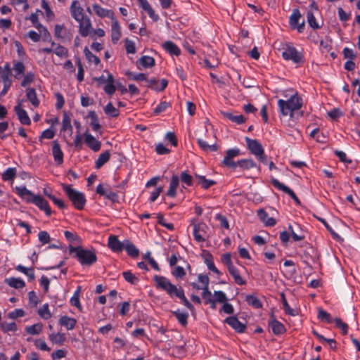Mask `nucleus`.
<instances>
[{
	"label": "nucleus",
	"instance_id": "43",
	"mask_svg": "<svg viewBox=\"0 0 360 360\" xmlns=\"http://www.w3.org/2000/svg\"><path fill=\"white\" fill-rule=\"evenodd\" d=\"M36 27L39 30L40 37H41L42 40L46 42H51V36L48 30L41 24L36 25Z\"/></svg>",
	"mask_w": 360,
	"mask_h": 360
},
{
	"label": "nucleus",
	"instance_id": "64",
	"mask_svg": "<svg viewBox=\"0 0 360 360\" xmlns=\"http://www.w3.org/2000/svg\"><path fill=\"white\" fill-rule=\"evenodd\" d=\"M64 235L65 238L71 243L81 241L80 237L76 233L65 231Z\"/></svg>",
	"mask_w": 360,
	"mask_h": 360
},
{
	"label": "nucleus",
	"instance_id": "49",
	"mask_svg": "<svg viewBox=\"0 0 360 360\" xmlns=\"http://www.w3.org/2000/svg\"><path fill=\"white\" fill-rule=\"evenodd\" d=\"M84 53L85 55L86 60L89 63H94L96 65H97L100 63L101 60H100L98 56H95L94 54H93L89 51V49H88L87 46L84 47Z\"/></svg>",
	"mask_w": 360,
	"mask_h": 360
},
{
	"label": "nucleus",
	"instance_id": "3",
	"mask_svg": "<svg viewBox=\"0 0 360 360\" xmlns=\"http://www.w3.org/2000/svg\"><path fill=\"white\" fill-rule=\"evenodd\" d=\"M70 254L75 253L73 256L82 266H91L97 262V256L94 250L84 249L81 246H68Z\"/></svg>",
	"mask_w": 360,
	"mask_h": 360
},
{
	"label": "nucleus",
	"instance_id": "24",
	"mask_svg": "<svg viewBox=\"0 0 360 360\" xmlns=\"http://www.w3.org/2000/svg\"><path fill=\"white\" fill-rule=\"evenodd\" d=\"M70 11L72 17L75 20H78V17H81L84 15V9L80 6L79 2L77 0H74L70 7Z\"/></svg>",
	"mask_w": 360,
	"mask_h": 360
},
{
	"label": "nucleus",
	"instance_id": "30",
	"mask_svg": "<svg viewBox=\"0 0 360 360\" xmlns=\"http://www.w3.org/2000/svg\"><path fill=\"white\" fill-rule=\"evenodd\" d=\"M296 226L297 227V230L295 231L291 224H289V226H288V229L290 232V234H291V236H292L293 240L300 241V240H304L305 238V235H304L303 231L302 230L300 225L296 224Z\"/></svg>",
	"mask_w": 360,
	"mask_h": 360
},
{
	"label": "nucleus",
	"instance_id": "59",
	"mask_svg": "<svg viewBox=\"0 0 360 360\" xmlns=\"http://www.w3.org/2000/svg\"><path fill=\"white\" fill-rule=\"evenodd\" d=\"M307 22L309 26L314 30L319 29L320 26L316 22L315 16L311 11H308L307 14Z\"/></svg>",
	"mask_w": 360,
	"mask_h": 360
},
{
	"label": "nucleus",
	"instance_id": "46",
	"mask_svg": "<svg viewBox=\"0 0 360 360\" xmlns=\"http://www.w3.org/2000/svg\"><path fill=\"white\" fill-rule=\"evenodd\" d=\"M245 300L249 305L253 307L255 309H260L262 307V302L254 295H248L246 296Z\"/></svg>",
	"mask_w": 360,
	"mask_h": 360
},
{
	"label": "nucleus",
	"instance_id": "8",
	"mask_svg": "<svg viewBox=\"0 0 360 360\" xmlns=\"http://www.w3.org/2000/svg\"><path fill=\"white\" fill-rule=\"evenodd\" d=\"M302 18V15L299 11V9H293L292 14L289 18V24L292 29H297L300 33H302L304 29L305 22L303 20L301 23H300V20Z\"/></svg>",
	"mask_w": 360,
	"mask_h": 360
},
{
	"label": "nucleus",
	"instance_id": "11",
	"mask_svg": "<svg viewBox=\"0 0 360 360\" xmlns=\"http://www.w3.org/2000/svg\"><path fill=\"white\" fill-rule=\"evenodd\" d=\"M224 323L229 325L238 333H244L246 329V325L240 322L236 316H229L224 320Z\"/></svg>",
	"mask_w": 360,
	"mask_h": 360
},
{
	"label": "nucleus",
	"instance_id": "13",
	"mask_svg": "<svg viewBox=\"0 0 360 360\" xmlns=\"http://www.w3.org/2000/svg\"><path fill=\"white\" fill-rule=\"evenodd\" d=\"M52 155L56 165H60L63 164L64 154L57 140L52 142Z\"/></svg>",
	"mask_w": 360,
	"mask_h": 360
},
{
	"label": "nucleus",
	"instance_id": "48",
	"mask_svg": "<svg viewBox=\"0 0 360 360\" xmlns=\"http://www.w3.org/2000/svg\"><path fill=\"white\" fill-rule=\"evenodd\" d=\"M62 131H67L68 130L70 131V134L71 135L72 134V127L71 125V120L70 117L68 115L66 112H64L63 121H62Z\"/></svg>",
	"mask_w": 360,
	"mask_h": 360
},
{
	"label": "nucleus",
	"instance_id": "39",
	"mask_svg": "<svg viewBox=\"0 0 360 360\" xmlns=\"http://www.w3.org/2000/svg\"><path fill=\"white\" fill-rule=\"evenodd\" d=\"M172 314L176 318L178 322L183 326H186L188 324V319L189 314L188 312H181L179 309L172 311Z\"/></svg>",
	"mask_w": 360,
	"mask_h": 360
},
{
	"label": "nucleus",
	"instance_id": "41",
	"mask_svg": "<svg viewBox=\"0 0 360 360\" xmlns=\"http://www.w3.org/2000/svg\"><path fill=\"white\" fill-rule=\"evenodd\" d=\"M198 143L199 146L205 152L217 151L219 148V146L216 143L210 145L202 139H198Z\"/></svg>",
	"mask_w": 360,
	"mask_h": 360
},
{
	"label": "nucleus",
	"instance_id": "40",
	"mask_svg": "<svg viewBox=\"0 0 360 360\" xmlns=\"http://www.w3.org/2000/svg\"><path fill=\"white\" fill-rule=\"evenodd\" d=\"M16 270L24 274L28 277L29 281H32L35 278L34 271L33 268H27L24 266L19 264L16 266Z\"/></svg>",
	"mask_w": 360,
	"mask_h": 360
},
{
	"label": "nucleus",
	"instance_id": "35",
	"mask_svg": "<svg viewBox=\"0 0 360 360\" xmlns=\"http://www.w3.org/2000/svg\"><path fill=\"white\" fill-rule=\"evenodd\" d=\"M110 158V153L108 150H105L101 153L98 159L95 162V167L99 169L103 167Z\"/></svg>",
	"mask_w": 360,
	"mask_h": 360
},
{
	"label": "nucleus",
	"instance_id": "50",
	"mask_svg": "<svg viewBox=\"0 0 360 360\" xmlns=\"http://www.w3.org/2000/svg\"><path fill=\"white\" fill-rule=\"evenodd\" d=\"M104 112L107 115L112 117H117L120 115L119 110L115 108L110 102L105 105Z\"/></svg>",
	"mask_w": 360,
	"mask_h": 360
},
{
	"label": "nucleus",
	"instance_id": "26",
	"mask_svg": "<svg viewBox=\"0 0 360 360\" xmlns=\"http://www.w3.org/2000/svg\"><path fill=\"white\" fill-rule=\"evenodd\" d=\"M54 35L57 39H68L69 41L71 40V35L68 30L61 25H56L54 27Z\"/></svg>",
	"mask_w": 360,
	"mask_h": 360
},
{
	"label": "nucleus",
	"instance_id": "19",
	"mask_svg": "<svg viewBox=\"0 0 360 360\" xmlns=\"http://www.w3.org/2000/svg\"><path fill=\"white\" fill-rule=\"evenodd\" d=\"M204 262L206 264L209 270L213 271L217 275H221V273L219 271V269L215 266L212 255L207 250H204L202 255Z\"/></svg>",
	"mask_w": 360,
	"mask_h": 360
},
{
	"label": "nucleus",
	"instance_id": "57",
	"mask_svg": "<svg viewBox=\"0 0 360 360\" xmlns=\"http://www.w3.org/2000/svg\"><path fill=\"white\" fill-rule=\"evenodd\" d=\"M38 314L45 320L50 319L51 317V314L49 309V304L47 303L44 304L40 309H39Z\"/></svg>",
	"mask_w": 360,
	"mask_h": 360
},
{
	"label": "nucleus",
	"instance_id": "14",
	"mask_svg": "<svg viewBox=\"0 0 360 360\" xmlns=\"http://www.w3.org/2000/svg\"><path fill=\"white\" fill-rule=\"evenodd\" d=\"M269 326L271 328L273 333L276 335L283 334L286 330L285 326L276 320L274 315H272L269 320Z\"/></svg>",
	"mask_w": 360,
	"mask_h": 360
},
{
	"label": "nucleus",
	"instance_id": "9",
	"mask_svg": "<svg viewBox=\"0 0 360 360\" xmlns=\"http://www.w3.org/2000/svg\"><path fill=\"white\" fill-rule=\"evenodd\" d=\"M245 141L247 143V148L252 154H253L256 157L258 156L259 155L263 154L264 150L263 148V146L258 140L252 139L249 137H246Z\"/></svg>",
	"mask_w": 360,
	"mask_h": 360
},
{
	"label": "nucleus",
	"instance_id": "15",
	"mask_svg": "<svg viewBox=\"0 0 360 360\" xmlns=\"http://www.w3.org/2000/svg\"><path fill=\"white\" fill-rule=\"evenodd\" d=\"M84 136V142L90 149L95 152L100 150L101 147V143L100 141L97 140L94 136L88 132H85Z\"/></svg>",
	"mask_w": 360,
	"mask_h": 360
},
{
	"label": "nucleus",
	"instance_id": "1",
	"mask_svg": "<svg viewBox=\"0 0 360 360\" xmlns=\"http://www.w3.org/2000/svg\"><path fill=\"white\" fill-rule=\"evenodd\" d=\"M153 281L158 289L165 291L172 299L174 297L179 298L186 308L191 311H194L195 308L193 305L186 298L184 290L181 286L177 287L172 284L168 278L162 276L155 275L153 276Z\"/></svg>",
	"mask_w": 360,
	"mask_h": 360
},
{
	"label": "nucleus",
	"instance_id": "28",
	"mask_svg": "<svg viewBox=\"0 0 360 360\" xmlns=\"http://www.w3.org/2000/svg\"><path fill=\"white\" fill-rule=\"evenodd\" d=\"M155 59L151 56H143L141 57L139 60L136 62V66L138 69H141L139 65H141L144 68H152L155 65Z\"/></svg>",
	"mask_w": 360,
	"mask_h": 360
},
{
	"label": "nucleus",
	"instance_id": "44",
	"mask_svg": "<svg viewBox=\"0 0 360 360\" xmlns=\"http://www.w3.org/2000/svg\"><path fill=\"white\" fill-rule=\"evenodd\" d=\"M43 328V324L41 323H37L32 326H27L25 331L30 335H39Z\"/></svg>",
	"mask_w": 360,
	"mask_h": 360
},
{
	"label": "nucleus",
	"instance_id": "52",
	"mask_svg": "<svg viewBox=\"0 0 360 360\" xmlns=\"http://www.w3.org/2000/svg\"><path fill=\"white\" fill-rule=\"evenodd\" d=\"M318 319L322 321H325L327 323H331L333 322L331 315L321 308L319 309Z\"/></svg>",
	"mask_w": 360,
	"mask_h": 360
},
{
	"label": "nucleus",
	"instance_id": "36",
	"mask_svg": "<svg viewBox=\"0 0 360 360\" xmlns=\"http://www.w3.org/2000/svg\"><path fill=\"white\" fill-rule=\"evenodd\" d=\"M5 282L11 287L15 289H20L25 286V283L20 278H6Z\"/></svg>",
	"mask_w": 360,
	"mask_h": 360
},
{
	"label": "nucleus",
	"instance_id": "38",
	"mask_svg": "<svg viewBox=\"0 0 360 360\" xmlns=\"http://www.w3.org/2000/svg\"><path fill=\"white\" fill-rule=\"evenodd\" d=\"M87 117L91 119L90 125L91 126L94 131H97L101 128V125L99 123L98 116L95 111H89Z\"/></svg>",
	"mask_w": 360,
	"mask_h": 360
},
{
	"label": "nucleus",
	"instance_id": "29",
	"mask_svg": "<svg viewBox=\"0 0 360 360\" xmlns=\"http://www.w3.org/2000/svg\"><path fill=\"white\" fill-rule=\"evenodd\" d=\"M77 321L75 319L68 316H63L59 319L60 325L65 327L67 330H72L75 328Z\"/></svg>",
	"mask_w": 360,
	"mask_h": 360
},
{
	"label": "nucleus",
	"instance_id": "2",
	"mask_svg": "<svg viewBox=\"0 0 360 360\" xmlns=\"http://www.w3.org/2000/svg\"><path fill=\"white\" fill-rule=\"evenodd\" d=\"M16 194L27 202L32 203L37 206L39 209L44 211L46 216L49 217L52 214L49 202L40 195H34L25 186H16L15 188Z\"/></svg>",
	"mask_w": 360,
	"mask_h": 360
},
{
	"label": "nucleus",
	"instance_id": "5",
	"mask_svg": "<svg viewBox=\"0 0 360 360\" xmlns=\"http://www.w3.org/2000/svg\"><path fill=\"white\" fill-rule=\"evenodd\" d=\"M62 188L73 206L78 210H83L86 204V198L83 193L72 188L71 185L62 184Z\"/></svg>",
	"mask_w": 360,
	"mask_h": 360
},
{
	"label": "nucleus",
	"instance_id": "45",
	"mask_svg": "<svg viewBox=\"0 0 360 360\" xmlns=\"http://www.w3.org/2000/svg\"><path fill=\"white\" fill-rule=\"evenodd\" d=\"M82 290L81 286H78L77 290L75 291L73 296L70 299V304L72 306L76 307L78 309H82V306L79 302V293Z\"/></svg>",
	"mask_w": 360,
	"mask_h": 360
},
{
	"label": "nucleus",
	"instance_id": "27",
	"mask_svg": "<svg viewBox=\"0 0 360 360\" xmlns=\"http://www.w3.org/2000/svg\"><path fill=\"white\" fill-rule=\"evenodd\" d=\"M162 47L170 55L179 56L181 54L180 49L172 41H167L163 43Z\"/></svg>",
	"mask_w": 360,
	"mask_h": 360
},
{
	"label": "nucleus",
	"instance_id": "7",
	"mask_svg": "<svg viewBox=\"0 0 360 360\" xmlns=\"http://www.w3.org/2000/svg\"><path fill=\"white\" fill-rule=\"evenodd\" d=\"M191 225L193 226V234L194 239L198 243L205 241V236L207 234V226L205 223H195L194 220L192 221Z\"/></svg>",
	"mask_w": 360,
	"mask_h": 360
},
{
	"label": "nucleus",
	"instance_id": "54",
	"mask_svg": "<svg viewBox=\"0 0 360 360\" xmlns=\"http://www.w3.org/2000/svg\"><path fill=\"white\" fill-rule=\"evenodd\" d=\"M13 70L15 72L14 77L17 79L25 72V67L22 62L18 61L14 63Z\"/></svg>",
	"mask_w": 360,
	"mask_h": 360
},
{
	"label": "nucleus",
	"instance_id": "22",
	"mask_svg": "<svg viewBox=\"0 0 360 360\" xmlns=\"http://www.w3.org/2000/svg\"><path fill=\"white\" fill-rule=\"evenodd\" d=\"M139 6L145 11L149 15V17L155 22L159 20V15L156 14L148 3V0H137Z\"/></svg>",
	"mask_w": 360,
	"mask_h": 360
},
{
	"label": "nucleus",
	"instance_id": "16",
	"mask_svg": "<svg viewBox=\"0 0 360 360\" xmlns=\"http://www.w3.org/2000/svg\"><path fill=\"white\" fill-rule=\"evenodd\" d=\"M146 82H148L147 86L148 88L153 89L158 92L164 91L168 85V81L166 79H162L159 82L155 78H153L150 79H148Z\"/></svg>",
	"mask_w": 360,
	"mask_h": 360
},
{
	"label": "nucleus",
	"instance_id": "20",
	"mask_svg": "<svg viewBox=\"0 0 360 360\" xmlns=\"http://www.w3.org/2000/svg\"><path fill=\"white\" fill-rule=\"evenodd\" d=\"M94 13L100 18L108 17L110 20L115 18V13L112 10L105 9L97 4L92 6Z\"/></svg>",
	"mask_w": 360,
	"mask_h": 360
},
{
	"label": "nucleus",
	"instance_id": "42",
	"mask_svg": "<svg viewBox=\"0 0 360 360\" xmlns=\"http://www.w3.org/2000/svg\"><path fill=\"white\" fill-rule=\"evenodd\" d=\"M49 340L54 344L61 345L65 341L66 338L64 333H51L49 336Z\"/></svg>",
	"mask_w": 360,
	"mask_h": 360
},
{
	"label": "nucleus",
	"instance_id": "23",
	"mask_svg": "<svg viewBox=\"0 0 360 360\" xmlns=\"http://www.w3.org/2000/svg\"><path fill=\"white\" fill-rule=\"evenodd\" d=\"M92 27L91 20L87 17L86 18H84L83 22L80 23V26H79V32L82 37H86L91 34Z\"/></svg>",
	"mask_w": 360,
	"mask_h": 360
},
{
	"label": "nucleus",
	"instance_id": "25",
	"mask_svg": "<svg viewBox=\"0 0 360 360\" xmlns=\"http://www.w3.org/2000/svg\"><path fill=\"white\" fill-rule=\"evenodd\" d=\"M256 167L257 164L252 159H242L236 162L235 169L238 167L240 170H249Z\"/></svg>",
	"mask_w": 360,
	"mask_h": 360
},
{
	"label": "nucleus",
	"instance_id": "17",
	"mask_svg": "<svg viewBox=\"0 0 360 360\" xmlns=\"http://www.w3.org/2000/svg\"><path fill=\"white\" fill-rule=\"evenodd\" d=\"M111 25V40L115 44L120 40L122 36L121 27L117 20L114 18L112 20Z\"/></svg>",
	"mask_w": 360,
	"mask_h": 360
},
{
	"label": "nucleus",
	"instance_id": "61",
	"mask_svg": "<svg viewBox=\"0 0 360 360\" xmlns=\"http://www.w3.org/2000/svg\"><path fill=\"white\" fill-rule=\"evenodd\" d=\"M336 327L342 330V335H345L348 333V325L343 322L340 318H335L334 319Z\"/></svg>",
	"mask_w": 360,
	"mask_h": 360
},
{
	"label": "nucleus",
	"instance_id": "63",
	"mask_svg": "<svg viewBox=\"0 0 360 360\" xmlns=\"http://www.w3.org/2000/svg\"><path fill=\"white\" fill-rule=\"evenodd\" d=\"M213 299L219 303H224L227 301L226 294L222 291H214Z\"/></svg>",
	"mask_w": 360,
	"mask_h": 360
},
{
	"label": "nucleus",
	"instance_id": "51",
	"mask_svg": "<svg viewBox=\"0 0 360 360\" xmlns=\"http://www.w3.org/2000/svg\"><path fill=\"white\" fill-rule=\"evenodd\" d=\"M125 75L129 79L134 81H148V78L144 73H134L133 72L127 71Z\"/></svg>",
	"mask_w": 360,
	"mask_h": 360
},
{
	"label": "nucleus",
	"instance_id": "4",
	"mask_svg": "<svg viewBox=\"0 0 360 360\" xmlns=\"http://www.w3.org/2000/svg\"><path fill=\"white\" fill-rule=\"evenodd\" d=\"M278 106L280 112L283 116H293L295 110L300 109L302 106V99L297 94L292 95L287 101L279 99L278 101Z\"/></svg>",
	"mask_w": 360,
	"mask_h": 360
},
{
	"label": "nucleus",
	"instance_id": "34",
	"mask_svg": "<svg viewBox=\"0 0 360 360\" xmlns=\"http://www.w3.org/2000/svg\"><path fill=\"white\" fill-rule=\"evenodd\" d=\"M195 177L198 179V184L204 189H208L217 184L215 181L207 179L205 176L202 175L195 174Z\"/></svg>",
	"mask_w": 360,
	"mask_h": 360
},
{
	"label": "nucleus",
	"instance_id": "31",
	"mask_svg": "<svg viewBox=\"0 0 360 360\" xmlns=\"http://www.w3.org/2000/svg\"><path fill=\"white\" fill-rule=\"evenodd\" d=\"M228 271L233 276L236 284L240 285H244L246 284V281L240 276L239 270L234 265L229 268Z\"/></svg>",
	"mask_w": 360,
	"mask_h": 360
},
{
	"label": "nucleus",
	"instance_id": "47",
	"mask_svg": "<svg viewBox=\"0 0 360 360\" xmlns=\"http://www.w3.org/2000/svg\"><path fill=\"white\" fill-rule=\"evenodd\" d=\"M122 274L124 280L131 285H137L139 282V278L130 271H124Z\"/></svg>",
	"mask_w": 360,
	"mask_h": 360
},
{
	"label": "nucleus",
	"instance_id": "62",
	"mask_svg": "<svg viewBox=\"0 0 360 360\" xmlns=\"http://www.w3.org/2000/svg\"><path fill=\"white\" fill-rule=\"evenodd\" d=\"M170 103L167 101H161L154 109L153 112L155 115H158L162 112H165L169 107Z\"/></svg>",
	"mask_w": 360,
	"mask_h": 360
},
{
	"label": "nucleus",
	"instance_id": "53",
	"mask_svg": "<svg viewBox=\"0 0 360 360\" xmlns=\"http://www.w3.org/2000/svg\"><path fill=\"white\" fill-rule=\"evenodd\" d=\"M16 176V169L10 167L2 174V179L5 181L13 180Z\"/></svg>",
	"mask_w": 360,
	"mask_h": 360
},
{
	"label": "nucleus",
	"instance_id": "60",
	"mask_svg": "<svg viewBox=\"0 0 360 360\" xmlns=\"http://www.w3.org/2000/svg\"><path fill=\"white\" fill-rule=\"evenodd\" d=\"M53 52L56 56L60 58H66L68 56V50L61 45L56 46L53 49Z\"/></svg>",
	"mask_w": 360,
	"mask_h": 360
},
{
	"label": "nucleus",
	"instance_id": "10",
	"mask_svg": "<svg viewBox=\"0 0 360 360\" xmlns=\"http://www.w3.org/2000/svg\"><path fill=\"white\" fill-rule=\"evenodd\" d=\"M96 193L104 196L105 198L110 200L112 203L119 202V196L117 193L110 191V189H105L102 184H98L96 189Z\"/></svg>",
	"mask_w": 360,
	"mask_h": 360
},
{
	"label": "nucleus",
	"instance_id": "21",
	"mask_svg": "<svg viewBox=\"0 0 360 360\" xmlns=\"http://www.w3.org/2000/svg\"><path fill=\"white\" fill-rule=\"evenodd\" d=\"M272 185L277 189L282 191L283 192L289 195L293 200L297 198L295 192L287 186L281 183L278 179L272 178L271 180Z\"/></svg>",
	"mask_w": 360,
	"mask_h": 360
},
{
	"label": "nucleus",
	"instance_id": "56",
	"mask_svg": "<svg viewBox=\"0 0 360 360\" xmlns=\"http://www.w3.org/2000/svg\"><path fill=\"white\" fill-rule=\"evenodd\" d=\"M0 328L2 331L4 333H8L10 331L15 332L18 330L17 325L15 323H6V322H1L0 324Z\"/></svg>",
	"mask_w": 360,
	"mask_h": 360
},
{
	"label": "nucleus",
	"instance_id": "6",
	"mask_svg": "<svg viewBox=\"0 0 360 360\" xmlns=\"http://www.w3.org/2000/svg\"><path fill=\"white\" fill-rule=\"evenodd\" d=\"M283 58L286 60H292L294 63H303L304 62V55L298 51L295 47L287 44L282 52Z\"/></svg>",
	"mask_w": 360,
	"mask_h": 360
},
{
	"label": "nucleus",
	"instance_id": "33",
	"mask_svg": "<svg viewBox=\"0 0 360 360\" xmlns=\"http://www.w3.org/2000/svg\"><path fill=\"white\" fill-rule=\"evenodd\" d=\"M124 249L131 257L136 258L139 255V249L129 240H125Z\"/></svg>",
	"mask_w": 360,
	"mask_h": 360
},
{
	"label": "nucleus",
	"instance_id": "58",
	"mask_svg": "<svg viewBox=\"0 0 360 360\" xmlns=\"http://www.w3.org/2000/svg\"><path fill=\"white\" fill-rule=\"evenodd\" d=\"M281 297L283 304V309H284L285 312L287 314L295 316L294 310L292 308H290L285 298V295L283 292L281 294Z\"/></svg>",
	"mask_w": 360,
	"mask_h": 360
},
{
	"label": "nucleus",
	"instance_id": "12",
	"mask_svg": "<svg viewBox=\"0 0 360 360\" xmlns=\"http://www.w3.org/2000/svg\"><path fill=\"white\" fill-rule=\"evenodd\" d=\"M125 240L122 243L120 241L117 236L110 235L108 238V246L115 252H121L124 248Z\"/></svg>",
	"mask_w": 360,
	"mask_h": 360
},
{
	"label": "nucleus",
	"instance_id": "37",
	"mask_svg": "<svg viewBox=\"0 0 360 360\" xmlns=\"http://www.w3.org/2000/svg\"><path fill=\"white\" fill-rule=\"evenodd\" d=\"M26 96L34 107L37 108L39 106V101L37 98L36 90L34 89L27 88L26 89Z\"/></svg>",
	"mask_w": 360,
	"mask_h": 360
},
{
	"label": "nucleus",
	"instance_id": "32",
	"mask_svg": "<svg viewBox=\"0 0 360 360\" xmlns=\"http://www.w3.org/2000/svg\"><path fill=\"white\" fill-rule=\"evenodd\" d=\"M221 115H223V117L224 118L228 119V120H231V122H235L238 124H243L246 121V119L242 115H233L230 112H221Z\"/></svg>",
	"mask_w": 360,
	"mask_h": 360
},
{
	"label": "nucleus",
	"instance_id": "18",
	"mask_svg": "<svg viewBox=\"0 0 360 360\" xmlns=\"http://www.w3.org/2000/svg\"><path fill=\"white\" fill-rule=\"evenodd\" d=\"M14 110L18 115V120L22 124L30 125L31 124V120L27 115L25 110L21 108V104L18 103L15 106Z\"/></svg>",
	"mask_w": 360,
	"mask_h": 360
},
{
	"label": "nucleus",
	"instance_id": "55",
	"mask_svg": "<svg viewBox=\"0 0 360 360\" xmlns=\"http://www.w3.org/2000/svg\"><path fill=\"white\" fill-rule=\"evenodd\" d=\"M180 179L181 182L188 186H192L193 185V176L190 175L187 171H183L181 173Z\"/></svg>",
	"mask_w": 360,
	"mask_h": 360
}]
</instances>
